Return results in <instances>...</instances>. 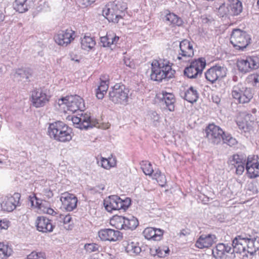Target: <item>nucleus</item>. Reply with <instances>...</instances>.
Listing matches in <instances>:
<instances>
[{
  "instance_id": "obj_27",
  "label": "nucleus",
  "mask_w": 259,
  "mask_h": 259,
  "mask_svg": "<svg viewBox=\"0 0 259 259\" xmlns=\"http://www.w3.org/2000/svg\"><path fill=\"white\" fill-rule=\"evenodd\" d=\"M79 115V118L81 119L80 129L88 130L89 128L95 126L98 123L97 120L92 119L89 114L81 113Z\"/></svg>"
},
{
  "instance_id": "obj_55",
  "label": "nucleus",
  "mask_w": 259,
  "mask_h": 259,
  "mask_svg": "<svg viewBox=\"0 0 259 259\" xmlns=\"http://www.w3.org/2000/svg\"><path fill=\"white\" fill-rule=\"evenodd\" d=\"M37 198L35 196H33L32 197L29 196V201L31 203V205L32 206H35L37 207L38 206L39 203L37 201Z\"/></svg>"
},
{
  "instance_id": "obj_50",
  "label": "nucleus",
  "mask_w": 259,
  "mask_h": 259,
  "mask_svg": "<svg viewBox=\"0 0 259 259\" xmlns=\"http://www.w3.org/2000/svg\"><path fill=\"white\" fill-rule=\"evenodd\" d=\"M249 79L252 82L254 86L259 87V74H252L249 77Z\"/></svg>"
},
{
  "instance_id": "obj_7",
  "label": "nucleus",
  "mask_w": 259,
  "mask_h": 259,
  "mask_svg": "<svg viewBox=\"0 0 259 259\" xmlns=\"http://www.w3.org/2000/svg\"><path fill=\"white\" fill-rule=\"evenodd\" d=\"M58 103L59 106L65 104L67 110L73 113L77 111H83L85 109L84 101L80 96L71 95L59 99Z\"/></svg>"
},
{
  "instance_id": "obj_43",
  "label": "nucleus",
  "mask_w": 259,
  "mask_h": 259,
  "mask_svg": "<svg viewBox=\"0 0 259 259\" xmlns=\"http://www.w3.org/2000/svg\"><path fill=\"white\" fill-rule=\"evenodd\" d=\"M27 259H46V255L44 252L34 251L27 256Z\"/></svg>"
},
{
  "instance_id": "obj_61",
  "label": "nucleus",
  "mask_w": 259,
  "mask_h": 259,
  "mask_svg": "<svg viewBox=\"0 0 259 259\" xmlns=\"http://www.w3.org/2000/svg\"><path fill=\"white\" fill-rule=\"evenodd\" d=\"M152 115L153 116V119L155 121H158L159 119V115L156 112H153Z\"/></svg>"
},
{
  "instance_id": "obj_45",
  "label": "nucleus",
  "mask_w": 259,
  "mask_h": 259,
  "mask_svg": "<svg viewBox=\"0 0 259 259\" xmlns=\"http://www.w3.org/2000/svg\"><path fill=\"white\" fill-rule=\"evenodd\" d=\"M237 124L239 129L245 133L248 132L250 129V126L247 122L243 119H238L237 121Z\"/></svg>"
},
{
  "instance_id": "obj_63",
  "label": "nucleus",
  "mask_w": 259,
  "mask_h": 259,
  "mask_svg": "<svg viewBox=\"0 0 259 259\" xmlns=\"http://www.w3.org/2000/svg\"><path fill=\"white\" fill-rule=\"evenodd\" d=\"M4 15L3 14L2 12L0 11V22L4 20Z\"/></svg>"
},
{
  "instance_id": "obj_64",
  "label": "nucleus",
  "mask_w": 259,
  "mask_h": 259,
  "mask_svg": "<svg viewBox=\"0 0 259 259\" xmlns=\"http://www.w3.org/2000/svg\"><path fill=\"white\" fill-rule=\"evenodd\" d=\"M48 196L49 197H52V196H53V193H52V191H51L50 190H49V191H48Z\"/></svg>"
},
{
  "instance_id": "obj_14",
  "label": "nucleus",
  "mask_w": 259,
  "mask_h": 259,
  "mask_svg": "<svg viewBox=\"0 0 259 259\" xmlns=\"http://www.w3.org/2000/svg\"><path fill=\"white\" fill-rule=\"evenodd\" d=\"M31 98L33 105L39 108L44 106L49 102L50 97L47 94V90L39 88L32 92Z\"/></svg>"
},
{
  "instance_id": "obj_39",
  "label": "nucleus",
  "mask_w": 259,
  "mask_h": 259,
  "mask_svg": "<svg viewBox=\"0 0 259 259\" xmlns=\"http://www.w3.org/2000/svg\"><path fill=\"white\" fill-rule=\"evenodd\" d=\"M152 179H155L159 185L162 187L164 186L166 182V179L165 175H162L159 169H155L153 174Z\"/></svg>"
},
{
  "instance_id": "obj_29",
  "label": "nucleus",
  "mask_w": 259,
  "mask_h": 259,
  "mask_svg": "<svg viewBox=\"0 0 259 259\" xmlns=\"http://www.w3.org/2000/svg\"><path fill=\"white\" fill-rule=\"evenodd\" d=\"M104 79L100 78V85L96 90V96L99 99H102L104 95L107 93L109 88V79L106 76H102Z\"/></svg>"
},
{
  "instance_id": "obj_31",
  "label": "nucleus",
  "mask_w": 259,
  "mask_h": 259,
  "mask_svg": "<svg viewBox=\"0 0 259 259\" xmlns=\"http://www.w3.org/2000/svg\"><path fill=\"white\" fill-rule=\"evenodd\" d=\"M162 102H164L166 107L170 111L175 110V103L176 99L172 94L164 93L162 94Z\"/></svg>"
},
{
  "instance_id": "obj_6",
  "label": "nucleus",
  "mask_w": 259,
  "mask_h": 259,
  "mask_svg": "<svg viewBox=\"0 0 259 259\" xmlns=\"http://www.w3.org/2000/svg\"><path fill=\"white\" fill-rule=\"evenodd\" d=\"M231 95L238 103H247L253 97L252 90L241 83H239L233 87Z\"/></svg>"
},
{
  "instance_id": "obj_22",
  "label": "nucleus",
  "mask_w": 259,
  "mask_h": 259,
  "mask_svg": "<svg viewBox=\"0 0 259 259\" xmlns=\"http://www.w3.org/2000/svg\"><path fill=\"white\" fill-rule=\"evenodd\" d=\"M214 235L208 234L201 235L196 242L195 245L199 248H208L215 241Z\"/></svg>"
},
{
  "instance_id": "obj_46",
  "label": "nucleus",
  "mask_w": 259,
  "mask_h": 259,
  "mask_svg": "<svg viewBox=\"0 0 259 259\" xmlns=\"http://www.w3.org/2000/svg\"><path fill=\"white\" fill-rule=\"evenodd\" d=\"M111 160L102 158L101 161V166L105 169H109L110 167L114 166L115 162H111Z\"/></svg>"
},
{
  "instance_id": "obj_21",
  "label": "nucleus",
  "mask_w": 259,
  "mask_h": 259,
  "mask_svg": "<svg viewBox=\"0 0 259 259\" xmlns=\"http://www.w3.org/2000/svg\"><path fill=\"white\" fill-rule=\"evenodd\" d=\"M232 248L228 243H219L212 250V253L215 258H223L227 253H232Z\"/></svg>"
},
{
  "instance_id": "obj_58",
  "label": "nucleus",
  "mask_w": 259,
  "mask_h": 259,
  "mask_svg": "<svg viewBox=\"0 0 259 259\" xmlns=\"http://www.w3.org/2000/svg\"><path fill=\"white\" fill-rule=\"evenodd\" d=\"M47 213L48 214L53 215V217L54 218L56 215V214H57V212L55 211L53 209H52L51 208H48L47 209Z\"/></svg>"
},
{
  "instance_id": "obj_44",
  "label": "nucleus",
  "mask_w": 259,
  "mask_h": 259,
  "mask_svg": "<svg viewBox=\"0 0 259 259\" xmlns=\"http://www.w3.org/2000/svg\"><path fill=\"white\" fill-rule=\"evenodd\" d=\"M150 251L152 255H157L158 257H163L166 256L169 253V250L168 248L167 249H162L159 247L155 250V253H153L151 249Z\"/></svg>"
},
{
  "instance_id": "obj_5",
  "label": "nucleus",
  "mask_w": 259,
  "mask_h": 259,
  "mask_svg": "<svg viewBox=\"0 0 259 259\" xmlns=\"http://www.w3.org/2000/svg\"><path fill=\"white\" fill-rule=\"evenodd\" d=\"M250 35L239 29H234L230 37V42L236 50L239 51H243L250 43Z\"/></svg>"
},
{
  "instance_id": "obj_24",
  "label": "nucleus",
  "mask_w": 259,
  "mask_h": 259,
  "mask_svg": "<svg viewBox=\"0 0 259 259\" xmlns=\"http://www.w3.org/2000/svg\"><path fill=\"white\" fill-rule=\"evenodd\" d=\"M246 169L249 178H254L259 176V163L255 159L248 157Z\"/></svg>"
},
{
  "instance_id": "obj_15",
  "label": "nucleus",
  "mask_w": 259,
  "mask_h": 259,
  "mask_svg": "<svg viewBox=\"0 0 259 259\" xmlns=\"http://www.w3.org/2000/svg\"><path fill=\"white\" fill-rule=\"evenodd\" d=\"M21 195L18 193H15L13 195H8L4 199L1 203V207L4 211H12L19 205Z\"/></svg>"
},
{
  "instance_id": "obj_11",
  "label": "nucleus",
  "mask_w": 259,
  "mask_h": 259,
  "mask_svg": "<svg viewBox=\"0 0 259 259\" xmlns=\"http://www.w3.org/2000/svg\"><path fill=\"white\" fill-rule=\"evenodd\" d=\"M206 137L209 143L218 145L223 141L225 133L219 126L209 124L205 128Z\"/></svg>"
},
{
  "instance_id": "obj_62",
  "label": "nucleus",
  "mask_w": 259,
  "mask_h": 259,
  "mask_svg": "<svg viewBox=\"0 0 259 259\" xmlns=\"http://www.w3.org/2000/svg\"><path fill=\"white\" fill-rule=\"evenodd\" d=\"M213 101L217 104H218L220 102V99L218 97H212Z\"/></svg>"
},
{
  "instance_id": "obj_26",
  "label": "nucleus",
  "mask_w": 259,
  "mask_h": 259,
  "mask_svg": "<svg viewBox=\"0 0 259 259\" xmlns=\"http://www.w3.org/2000/svg\"><path fill=\"white\" fill-rule=\"evenodd\" d=\"M123 245L127 253L131 255H138L142 251L138 242H134L130 240L125 241L123 242Z\"/></svg>"
},
{
  "instance_id": "obj_23",
  "label": "nucleus",
  "mask_w": 259,
  "mask_h": 259,
  "mask_svg": "<svg viewBox=\"0 0 259 259\" xmlns=\"http://www.w3.org/2000/svg\"><path fill=\"white\" fill-rule=\"evenodd\" d=\"M229 163L236 169V174L241 175L244 171L245 160L238 154H234L229 159Z\"/></svg>"
},
{
  "instance_id": "obj_52",
  "label": "nucleus",
  "mask_w": 259,
  "mask_h": 259,
  "mask_svg": "<svg viewBox=\"0 0 259 259\" xmlns=\"http://www.w3.org/2000/svg\"><path fill=\"white\" fill-rule=\"evenodd\" d=\"M101 44L104 47H110V42L109 39V34H107L105 36L101 37Z\"/></svg>"
},
{
  "instance_id": "obj_28",
  "label": "nucleus",
  "mask_w": 259,
  "mask_h": 259,
  "mask_svg": "<svg viewBox=\"0 0 259 259\" xmlns=\"http://www.w3.org/2000/svg\"><path fill=\"white\" fill-rule=\"evenodd\" d=\"M247 242V253L253 255L259 249V237L254 236L246 238Z\"/></svg>"
},
{
  "instance_id": "obj_25",
  "label": "nucleus",
  "mask_w": 259,
  "mask_h": 259,
  "mask_svg": "<svg viewBox=\"0 0 259 259\" xmlns=\"http://www.w3.org/2000/svg\"><path fill=\"white\" fill-rule=\"evenodd\" d=\"M163 233V231L161 229L152 227L146 228L143 232V234L146 239L148 240L152 239L155 241L161 240Z\"/></svg>"
},
{
  "instance_id": "obj_13",
  "label": "nucleus",
  "mask_w": 259,
  "mask_h": 259,
  "mask_svg": "<svg viewBox=\"0 0 259 259\" xmlns=\"http://www.w3.org/2000/svg\"><path fill=\"white\" fill-rule=\"evenodd\" d=\"M227 69L224 66L215 65L207 70L205 72V78L210 83L220 79H222L226 76Z\"/></svg>"
},
{
  "instance_id": "obj_42",
  "label": "nucleus",
  "mask_w": 259,
  "mask_h": 259,
  "mask_svg": "<svg viewBox=\"0 0 259 259\" xmlns=\"http://www.w3.org/2000/svg\"><path fill=\"white\" fill-rule=\"evenodd\" d=\"M224 143H226L230 146H232L236 145L237 143L236 140L232 137L230 134H224L223 141Z\"/></svg>"
},
{
  "instance_id": "obj_51",
  "label": "nucleus",
  "mask_w": 259,
  "mask_h": 259,
  "mask_svg": "<svg viewBox=\"0 0 259 259\" xmlns=\"http://www.w3.org/2000/svg\"><path fill=\"white\" fill-rule=\"evenodd\" d=\"M64 215V214L58 213L57 212L52 220L55 221V224H57L59 226H61L63 224Z\"/></svg>"
},
{
  "instance_id": "obj_53",
  "label": "nucleus",
  "mask_w": 259,
  "mask_h": 259,
  "mask_svg": "<svg viewBox=\"0 0 259 259\" xmlns=\"http://www.w3.org/2000/svg\"><path fill=\"white\" fill-rule=\"evenodd\" d=\"M109 34V39L110 42V46L112 45H115L117 43L119 39V37L114 34Z\"/></svg>"
},
{
  "instance_id": "obj_4",
  "label": "nucleus",
  "mask_w": 259,
  "mask_h": 259,
  "mask_svg": "<svg viewBox=\"0 0 259 259\" xmlns=\"http://www.w3.org/2000/svg\"><path fill=\"white\" fill-rule=\"evenodd\" d=\"M129 92V89L125 85L116 83L110 89L109 98L115 104L125 105L128 104Z\"/></svg>"
},
{
  "instance_id": "obj_57",
  "label": "nucleus",
  "mask_w": 259,
  "mask_h": 259,
  "mask_svg": "<svg viewBox=\"0 0 259 259\" xmlns=\"http://www.w3.org/2000/svg\"><path fill=\"white\" fill-rule=\"evenodd\" d=\"M80 3L85 7L91 5L94 3L96 0H79Z\"/></svg>"
},
{
  "instance_id": "obj_16",
  "label": "nucleus",
  "mask_w": 259,
  "mask_h": 259,
  "mask_svg": "<svg viewBox=\"0 0 259 259\" xmlns=\"http://www.w3.org/2000/svg\"><path fill=\"white\" fill-rule=\"evenodd\" d=\"M74 32L71 29L60 31L54 36L55 42L59 45L66 47L74 39Z\"/></svg>"
},
{
  "instance_id": "obj_30",
  "label": "nucleus",
  "mask_w": 259,
  "mask_h": 259,
  "mask_svg": "<svg viewBox=\"0 0 259 259\" xmlns=\"http://www.w3.org/2000/svg\"><path fill=\"white\" fill-rule=\"evenodd\" d=\"M181 96L188 102L192 103L197 101L199 95L196 90L191 87L186 92L182 93Z\"/></svg>"
},
{
  "instance_id": "obj_36",
  "label": "nucleus",
  "mask_w": 259,
  "mask_h": 259,
  "mask_svg": "<svg viewBox=\"0 0 259 259\" xmlns=\"http://www.w3.org/2000/svg\"><path fill=\"white\" fill-rule=\"evenodd\" d=\"M12 252V249L8 245L0 242V259H7Z\"/></svg>"
},
{
  "instance_id": "obj_17",
  "label": "nucleus",
  "mask_w": 259,
  "mask_h": 259,
  "mask_svg": "<svg viewBox=\"0 0 259 259\" xmlns=\"http://www.w3.org/2000/svg\"><path fill=\"white\" fill-rule=\"evenodd\" d=\"M60 200L62 202L63 208L68 211H72L77 206V197L74 194L68 192L61 194Z\"/></svg>"
},
{
  "instance_id": "obj_37",
  "label": "nucleus",
  "mask_w": 259,
  "mask_h": 259,
  "mask_svg": "<svg viewBox=\"0 0 259 259\" xmlns=\"http://www.w3.org/2000/svg\"><path fill=\"white\" fill-rule=\"evenodd\" d=\"M124 217L119 215H115L110 221V223L117 229H124Z\"/></svg>"
},
{
  "instance_id": "obj_41",
  "label": "nucleus",
  "mask_w": 259,
  "mask_h": 259,
  "mask_svg": "<svg viewBox=\"0 0 259 259\" xmlns=\"http://www.w3.org/2000/svg\"><path fill=\"white\" fill-rule=\"evenodd\" d=\"M15 73L17 76L28 80L29 77L32 75V70L29 68L25 69H18L16 70Z\"/></svg>"
},
{
  "instance_id": "obj_33",
  "label": "nucleus",
  "mask_w": 259,
  "mask_h": 259,
  "mask_svg": "<svg viewBox=\"0 0 259 259\" xmlns=\"http://www.w3.org/2000/svg\"><path fill=\"white\" fill-rule=\"evenodd\" d=\"M96 45V41L93 37L84 36L81 39V47L82 49L89 51L93 49Z\"/></svg>"
},
{
  "instance_id": "obj_40",
  "label": "nucleus",
  "mask_w": 259,
  "mask_h": 259,
  "mask_svg": "<svg viewBox=\"0 0 259 259\" xmlns=\"http://www.w3.org/2000/svg\"><path fill=\"white\" fill-rule=\"evenodd\" d=\"M141 165L144 173L146 175L153 176L155 171L152 168L151 163L147 161H143L141 163Z\"/></svg>"
},
{
  "instance_id": "obj_18",
  "label": "nucleus",
  "mask_w": 259,
  "mask_h": 259,
  "mask_svg": "<svg viewBox=\"0 0 259 259\" xmlns=\"http://www.w3.org/2000/svg\"><path fill=\"white\" fill-rule=\"evenodd\" d=\"M246 238L242 237L241 236H236L232 241V243L231 246H232V252H236L242 254L243 257H248V253H247V246Z\"/></svg>"
},
{
  "instance_id": "obj_56",
  "label": "nucleus",
  "mask_w": 259,
  "mask_h": 259,
  "mask_svg": "<svg viewBox=\"0 0 259 259\" xmlns=\"http://www.w3.org/2000/svg\"><path fill=\"white\" fill-rule=\"evenodd\" d=\"M9 227V222L7 221H0V230L7 229Z\"/></svg>"
},
{
  "instance_id": "obj_9",
  "label": "nucleus",
  "mask_w": 259,
  "mask_h": 259,
  "mask_svg": "<svg viewBox=\"0 0 259 259\" xmlns=\"http://www.w3.org/2000/svg\"><path fill=\"white\" fill-rule=\"evenodd\" d=\"M205 66V59L204 58H199L192 61L190 66L185 68L184 74L189 78H195L198 75L201 74Z\"/></svg>"
},
{
  "instance_id": "obj_1",
  "label": "nucleus",
  "mask_w": 259,
  "mask_h": 259,
  "mask_svg": "<svg viewBox=\"0 0 259 259\" xmlns=\"http://www.w3.org/2000/svg\"><path fill=\"white\" fill-rule=\"evenodd\" d=\"M175 73L169 61L166 59L154 60L151 63L150 77L154 81L168 80L174 77Z\"/></svg>"
},
{
  "instance_id": "obj_59",
  "label": "nucleus",
  "mask_w": 259,
  "mask_h": 259,
  "mask_svg": "<svg viewBox=\"0 0 259 259\" xmlns=\"http://www.w3.org/2000/svg\"><path fill=\"white\" fill-rule=\"evenodd\" d=\"M190 234V230L188 229H183L180 233V236H187Z\"/></svg>"
},
{
  "instance_id": "obj_2",
  "label": "nucleus",
  "mask_w": 259,
  "mask_h": 259,
  "mask_svg": "<svg viewBox=\"0 0 259 259\" xmlns=\"http://www.w3.org/2000/svg\"><path fill=\"white\" fill-rule=\"evenodd\" d=\"M48 133L51 138L60 142H69L72 138V129L60 121L50 123Z\"/></svg>"
},
{
  "instance_id": "obj_35",
  "label": "nucleus",
  "mask_w": 259,
  "mask_h": 259,
  "mask_svg": "<svg viewBox=\"0 0 259 259\" xmlns=\"http://www.w3.org/2000/svg\"><path fill=\"white\" fill-rule=\"evenodd\" d=\"M124 229L135 230L139 225L138 219L133 217L130 216L129 218L124 217Z\"/></svg>"
},
{
  "instance_id": "obj_3",
  "label": "nucleus",
  "mask_w": 259,
  "mask_h": 259,
  "mask_svg": "<svg viewBox=\"0 0 259 259\" xmlns=\"http://www.w3.org/2000/svg\"><path fill=\"white\" fill-rule=\"evenodd\" d=\"M125 5L120 1H114L109 3L103 10V15L109 21L118 23L120 19L124 15Z\"/></svg>"
},
{
  "instance_id": "obj_60",
  "label": "nucleus",
  "mask_w": 259,
  "mask_h": 259,
  "mask_svg": "<svg viewBox=\"0 0 259 259\" xmlns=\"http://www.w3.org/2000/svg\"><path fill=\"white\" fill-rule=\"evenodd\" d=\"M70 59L71 60L74 61L76 62H79L80 59H79V58H78V57L76 55L70 54Z\"/></svg>"
},
{
  "instance_id": "obj_48",
  "label": "nucleus",
  "mask_w": 259,
  "mask_h": 259,
  "mask_svg": "<svg viewBox=\"0 0 259 259\" xmlns=\"http://www.w3.org/2000/svg\"><path fill=\"white\" fill-rule=\"evenodd\" d=\"M84 248L87 251L92 252L99 251L100 246L96 243H90L85 244Z\"/></svg>"
},
{
  "instance_id": "obj_12",
  "label": "nucleus",
  "mask_w": 259,
  "mask_h": 259,
  "mask_svg": "<svg viewBox=\"0 0 259 259\" xmlns=\"http://www.w3.org/2000/svg\"><path fill=\"white\" fill-rule=\"evenodd\" d=\"M237 66L240 71L246 73L259 67V59L256 57H246L238 60Z\"/></svg>"
},
{
  "instance_id": "obj_54",
  "label": "nucleus",
  "mask_w": 259,
  "mask_h": 259,
  "mask_svg": "<svg viewBox=\"0 0 259 259\" xmlns=\"http://www.w3.org/2000/svg\"><path fill=\"white\" fill-rule=\"evenodd\" d=\"M71 120L73 123L76 125V127L80 128V125H81V119H80L79 116H73L71 117Z\"/></svg>"
},
{
  "instance_id": "obj_19",
  "label": "nucleus",
  "mask_w": 259,
  "mask_h": 259,
  "mask_svg": "<svg viewBox=\"0 0 259 259\" xmlns=\"http://www.w3.org/2000/svg\"><path fill=\"white\" fill-rule=\"evenodd\" d=\"M52 221L53 220H50L44 216L38 217L35 221L37 230L42 233L53 232L55 225H53Z\"/></svg>"
},
{
  "instance_id": "obj_49",
  "label": "nucleus",
  "mask_w": 259,
  "mask_h": 259,
  "mask_svg": "<svg viewBox=\"0 0 259 259\" xmlns=\"http://www.w3.org/2000/svg\"><path fill=\"white\" fill-rule=\"evenodd\" d=\"M72 221V218L70 215H65L63 218V225L64 227L67 230L71 229L70 222Z\"/></svg>"
},
{
  "instance_id": "obj_38",
  "label": "nucleus",
  "mask_w": 259,
  "mask_h": 259,
  "mask_svg": "<svg viewBox=\"0 0 259 259\" xmlns=\"http://www.w3.org/2000/svg\"><path fill=\"white\" fill-rule=\"evenodd\" d=\"M165 20L177 26H181L183 24L182 20L174 13L167 14L165 16Z\"/></svg>"
},
{
  "instance_id": "obj_20",
  "label": "nucleus",
  "mask_w": 259,
  "mask_h": 259,
  "mask_svg": "<svg viewBox=\"0 0 259 259\" xmlns=\"http://www.w3.org/2000/svg\"><path fill=\"white\" fill-rule=\"evenodd\" d=\"M98 236L102 241H115L122 237L121 234L119 231L111 229L99 231Z\"/></svg>"
},
{
  "instance_id": "obj_10",
  "label": "nucleus",
  "mask_w": 259,
  "mask_h": 259,
  "mask_svg": "<svg viewBox=\"0 0 259 259\" xmlns=\"http://www.w3.org/2000/svg\"><path fill=\"white\" fill-rule=\"evenodd\" d=\"M180 51L177 57L176 61L179 63L187 62L194 56V49L192 44L187 39L180 42Z\"/></svg>"
},
{
  "instance_id": "obj_34",
  "label": "nucleus",
  "mask_w": 259,
  "mask_h": 259,
  "mask_svg": "<svg viewBox=\"0 0 259 259\" xmlns=\"http://www.w3.org/2000/svg\"><path fill=\"white\" fill-rule=\"evenodd\" d=\"M31 0H15L13 6L16 11L24 13L28 10L29 4Z\"/></svg>"
},
{
  "instance_id": "obj_8",
  "label": "nucleus",
  "mask_w": 259,
  "mask_h": 259,
  "mask_svg": "<svg viewBox=\"0 0 259 259\" xmlns=\"http://www.w3.org/2000/svg\"><path fill=\"white\" fill-rule=\"evenodd\" d=\"M130 204V199L127 198L122 200L117 195L109 196L104 202V206L109 212L120 209H123L125 211L128 208Z\"/></svg>"
},
{
  "instance_id": "obj_47",
  "label": "nucleus",
  "mask_w": 259,
  "mask_h": 259,
  "mask_svg": "<svg viewBox=\"0 0 259 259\" xmlns=\"http://www.w3.org/2000/svg\"><path fill=\"white\" fill-rule=\"evenodd\" d=\"M212 84V90L218 91L223 89L225 87V82L222 79L217 80L211 83Z\"/></svg>"
},
{
  "instance_id": "obj_32",
  "label": "nucleus",
  "mask_w": 259,
  "mask_h": 259,
  "mask_svg": "<svg viewBox=\"0 0 259 259\" xmlns=\"http://www.w3.org/2000/svg\"><path fill=\"white\" fill-rule=\"evenodd\" d=\"M242 3L239 0H232L230 5L229 11L231 15L237 16L242 11Z\"/></svg>"
}]
</instances>
